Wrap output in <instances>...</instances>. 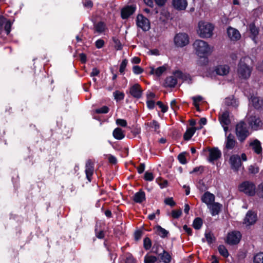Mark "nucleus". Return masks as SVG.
I'll use <instances>...</instances> for the list:
<instances>
[{
  "label": "nucleus",
  "mask_w": 263,
  "mask_h": 263,
  "mask_svg": "<svg viewBox=\"0 0 263 263\" xmlns=\"http://www.w3.org/2000/svg\"><path fill=\"white\" fill-rule=\"evenodd\" d=\"M156 230L158 234L162 238H165L167 237L168 234V232L167 230L162 228L160 226H157Z\"/></svg>",
  "instance_id": "34"
},
{
  "label": "nucleus",
  "mask_w": 263,
  "mask_h": 263,
  "mask_svg": "<svg viewBox=\"0 0 263 263\" xmlns=\"http://www.w3.org/2000/svg\"><path fill=\"white\" fill-rule=\"evenodd\" d=\"M108 159L109 162L112 164L116 163L117 161L116 158L111 155H109L108 156Z\"/></svg>",
  "instance_id": "63"
},
{
  "label": "nucleus",
  "mask_w": 263,
  "mask_h": 263,
  "mask_svg": "<svg viewBox=\"0 0 263 263\" xmlns=\"http://www.w3.org/2000/svg\"><path fill=\"white\" fill-rule=\"evenodd\" d=\"M203 224V221L202 219L200 217L196 218L193 222V227L196 230H199Z\"/></svg>",
  "instance_id": "35"
},
{
  "label": "nucleus",
  "mask_w": 263,
  "mask_h": 263,
  "mask_svg": "<svg viewBox=\"0 0 263 263\" xmlns=\"http://www.w3.org/2000/svg\"><path fill=\"white\" fill-rule=\"evenodd\" d=\"M256 193L258 197L263 198V182L258 186L257 190L256 191Z\"/></svg>",
  "instance_id": "49"
},
{
  "label": "nucleus",
  "mask_w": 263,
  "mask_h": 263,
  "mask_svg": "<svg viewBox=\"0 0 263 263\" xmlns=\"http://www.w3.org/2000/svg\"><path fill=\"white\" fill-rule=\"evenodd\" d=\"M164 203L167 205H170L171 206H173L175 205V202L173 200V198H166L164 200Z\"/></svg>",
  "instance_id": "55"
},
{
  "label": "nucleus",
  "mask_w": 263,
  "mask_h": 263,
  "mask_svg": "<svg viewBox=\"0 0 263 263\" xmlns=\"http://www.w3.org/2000/svg\"><path fill=\"white\" fill-rule=\"evenodd\" d=\"M181 214L182 211L181 209H179L173 210L172 212L171 215L173 218L177 219L181 216Z\"/></svg>",
  "instance_id": "44"
},
{
  "label": "nucleus",
  "mask_w": 263,
  "mask_h": 263,
  "mask_svg": "<svg viewBox=\"0 0 263 263\" xmlns=\"http://www.w3.org/2000/svg\"><path fill=\"white\" fill-rule=\"evenodd\" d=\"M249 145L256 154L258 155L262 154L261 143L257 139H254L251 141L250 142Z\"/></svg>",
  "instance_id": "19"
},
{
  "label": "nucleus",
  "mask_w": 263,
  "mask_h": 263,
  "mask_svg": "<svg viewBox=\"0 0 263 263\" xmlns=\"http://www.w3.org/2000/svg\"><path fill=\"white\" fill-rule=\"evenodd\" d=\"M249 171L251 174H255L259 172V168L255 165H250L249 167Z\"/></svg>",
  "instance_id": "50"
},
{
  "label": "nucleus",
  "mask_w": 263,
  "mask_h": 263,
  "mask_svg": "<svg viewBox=\"0 0 263 263\" xmlns=\"http://www.w3.org/2000/svg\"><path fill=\"white\" fill-rule=\"evenodd\" d=\"M192 100H193V104L197 108V109L199 110V102L202 101V97L200 96H197L192 97Z\"/></svg>",
  "instance_id": "40"
},
{
  "label": "nucleus",
  "mask_w": 263,
  "mask_h": 263,
  "mask_svg": "<svg viewBox=\"0 0 263 263\" xmlns=\"http://www.w3.org/2000/svg\"><path fill=\"white\" fill-rule=\"evenodd\" d=\"M241 238V234L237 231H232L228 234L227 243L230 245L238 243Z\"/></svg>",
  "instance_id": "10"
},
{
  "label": "nucleus",
  "mask_w": 263,
  "mask_h": 263,
  "mask_svg": "<svg viewBox=\"0 0 263 263\" xmlns=\"http://www.w3.org/2000/svg\"><path fill=\"white\" fill-rule=\"evenodd\" d=\"M219 120L222 126L228 125L230 124L231 121L229 118V112L225 111L219 115Z\"/></svg>",
  "instance_id": "22"
},
{
  "label": "nucleus",
  "mask_w": 263,
  "mask_h": 263,
  "mask_svg": "<svg viewBox=\"0 0 263 263\" xmlns=\"http://www.w3.org/2000/svg\"><path fill=\"white\" fill-rule=\"evenodd\" d=\"M193 48L196 54L200 58L203 59V64H206L208 63V56L213 51V47L209 44L201 40H196L193 44Z\"/></svg>",
  "instance_id": "1"
},
{
  "label": "nucleus",
  "mask_w": 263,
  "mask_h": 263,
  "mask_svg": "<svg viewBox=\"0 0 263 263\" xmlns=\"http://www.w3.org/2000/svg\"><path fill=\"white\" fill-rule=\"evenodd\" d=\"M11 24L10 21H6L5 23V30L7 34H9L11 31Z\"/></svg>",
  "instance_id": "54"
},
{
  "label": "nucleus",
  "mask_w": 263,
  "mask_h": 263,
  "mask_svg": "<svg viewBox=\"0 0 263 263\" xmlns=\"http://www.w3.org/2000/svg\"><path fill=\"white\" fill-rule=\"evenodd\" d=\"M227 33L232 41H237L240 39L241 35L239 31L232 27H229L227 29Z\"/></svg>",
  "instance_id": "18"
},
{
  "label": "nucleus",
  "mask_w": 263,
  "mask_h": 263,
  "mask_svg": "<svg viewBox=\"0 0 263 263\" xmlns=\"http://www.w3.org/2000/svg\"><path fill=\"white\" fill-rule=\"evenodd\" d=\"M158 260V258L152 255L146 254L144 256V263H155Z\"/></svg>",
  "instance_id": "36"
},
{
  "label": "nucleus",
  "mask_w": 263,
  "mask_h": 263,
  "mask_svg": "<svg viewBox=\"0 0 263 263\" xmlns=\"http://www.w3.org/2000/svg\"><path fill=\"white\" fill-rule=\"evenodd\" d=\"M127 63H128V61L126 59H124L122 61L121 64L120 66V69H119L120 72L121 73H124L125 69L126 68V67L127 66Z\"/></svg>",
  "instance_id": "48"
},
{
  "label": "nucleus",
  "mask_w": 263,
  "mask_h": 263,
  "mask_svg": "<svg viewBox=\"0 0 263 263\" xmlns=\"http://www.w3.org/2000/svg\"><path fill=\"white\" fill-rule=\"evenodd\" d=\"M115 43V48L117 50H121L122 49V45L118 40H114Z\"/></svg>",
  "instance_id": "61"
},
{
  "label": "nucleus",
  "mask_w": 263,
  "mask_h": 263,
  "mask_svg": "<svg viewBox=\"0 0 263 263\" xmlns=\"http://www.w3.org/2000/svg\"><path fill=\"white\" fill-rule=\"evenodd\" d=\"M143 247L146 250H149L150 248H151L152 241L148 237H146L144 239Z\"/></svg>",
  "instance_id": "41"
},
{
  "label": "nucleus",
  "mask_w": 263,
  "mask_h": 263,
  "mask_svg": "<svg viewBox=\"0 0 263 263\" xmlns=\"http://www.w3.org/2000/svg\"><path fill=\"white\" fill-rule=\"evenodd\" d=\"M130 95L136 98H140L142 95V90L140 86L138 84H135L130 87Z\"/></svg>",
  "instance_id": "20"
},
{
  "label": "nucleus",
  "mask_w": 263,
  "mask_h": 263,
  "mask_svg": "<svg viewBox=\"0 0 263 263\" xmlns=\"http://www.w3.org/2000/svg\"><path fill=\"white\" fill-rule=\"evenodd\" d=\"M174 43L176 46L182 47L189 43V38L187 34L180 33L177 34L174 37Z\"/></svg>",
  "instance_id": "7"
},
{
  "label": "nucleus",
  "mask_w": 263,
  "mask_h": 263,
  "mask_svg": "<svg viewBox=\"0 0 263 263\" xmlns=\"http://www.w3.org/2000/svg\"><path fill=\"white\" fill-rule=\"evenodd\" d=\"M201 200L208 206L214 202L215 196L213 194L207 192H205L202 196Z\"/></svg>",
  "instance_id": "21"
},
{
  "label": "nucleus",
  "mask_w": 263,
  "mask_h": 263,
  "mask_svg": "<svg viewBox=\"0 0 263 263\" xmlns=\"http://www.w3.org/2000/svg\"><path fill=\"white\" fill-rule=\"evenodd\" d=\"M183 230L189 235H192V230L191 228L187 227V225H184L183 227Z\"/></svg>",
  "instance_id": "60"
},
{
  "label": "nucleus",
  "mask_w": 263,
  "mask_h": 263,
  "mask_svg": "<svg viewBox=\"0 0 263 263\" xmlns=\"http://www.w3.org/2000/svg\"><path fill=\"white\" fill-rule=\"evenodd\" d=\"M145 169V165L143 163L140 164L138 167H137V171L138 172L139 174L142 173Z\"/></svg>",
  "instance_id": "64"
},
{
  "label": "nucleus",
  "mask_w": 263,
  "mask_h": 263,
  "mask_svg": "<svg viewBox=\"0 0 263 263\" xmlns=\"http://www.w3.org/2000/svg\"><path fill=\"white\" fill-rule=\"evenodd\" d=\"M218 250L220 255L224 257H228L229 256L228 251L224 246L220 245L218 248Z\"/></svg>",
  "instance_id": "39"
},
{
  "label": "nucleus",
  "mask_w": 263,
  "mask_h": 263,
  "mask_svg": "<svg viewBox=\"0 0 263 263\" xmlns=\"http://www.w3.org/2000/svg\"><path fill=\"white\" fill-rule=\"evenodd\" d=\"M214 29V26L212 24L201 21L198 24L197 33L201 38H210L213 34Z\"/></svg>",
  "instance_id": "2"
},
{
  "label": "nucleus",
  "mask_w": 263,
  "mask_h": 263,
  "mask_svg": "<svg viewBox=\"0 0 263 263\" xmlns=\"http://www.w3.org/2000/svg\"><path fill=\"white\" fill-rule=\"evenodd\" d=\"M253 263H263V252H259L253 257Z\"/></svg>",
  "instance_id": "38"
},
{
  "label": "nucleus",
  "mask_w": 263,
  "mask_h": 263,
  "mask_svg": "<svg viewBox=\"0 0 263 263\" xmlns=\"http://www.w3.org/2000/svg\"><path fill=\"white\" fill-rule=\"evenodd\" d=\"M236 140L234 136L230 134L227 137L226 140V147L228 149H233L236 144Z\"/></svg>",
  "instance_id": "23"
},
{
  "label": "nucleus",
  "mask_w": 263,
  "mask_h": 263,
  "mask_svg": "<svg viewBox=\"0 0 263 263\" xmlns=\"http://www.w3.org/2000/svg\"><path fill=\"white\" fill-rule=\"evenodd\" d=\"M225 104L228 106H232L234 107H237L238 106V101L233 96L226 98Z\"/></svg>",
  "instance_id": "32"
},
{
  "label": "nucleus",
  "mask_w": 263,
  "mask_h": 263,
  "mask_svg": "<svg viewBox=\"0 0 263 263\" xmlns=\"http://www.w3.org/2000/svg\"><path fill=\"white\" fill-rule=\"evenodd\" d=\"M108 111V107L106 106H104L100 108L96 109L95 112L97 114H106Z\"/></svg>",
  "instance_id": "45"
},
{
  "label": "nucleus",
  "mask_w": 263,
  "mask_h": 263,
  "mask_svg": "<svg viewBox=\"0 0 263 263\" xmlns=\"http://www.w3.org/2000/svg\"><path fill=\"white\" fill-rule=\"evenodd\" d=\"M146 104L147 107L149 109H153L155 106V100H146Z\"/></svg>",
  "instance_id": "58"
},
{
  "label": "nucleus",
  "mask_w": 263,
  "mask_h": 263,
  "mask_svg": "<svg viewBox=\"0 0 263 263\" xmlns=\"http://www.w3.org/2000/svg\"><path fill=\"white\" fill-rule=\"evenodd\" d=\"M112 135L114 138L119 140L123 139L125 137L124 131L119 127H117L114 130Z\"/></svg>",
  "instance_id": "28"
},
{
  "label": "nucleus",
  "mask_w": 263,
  "mask_h": 263,
  "mask_svg": "<svg viewBox=\"0 0 263 263\" xmlns=\"http://www.w3.org/2000/svg\"><path fill=\"white\" fill-rule=\"evenodd\" d=\"M196 129L195 127H191L188 128L184 134L183 138L185 140H190L194 135Z\"/></svg>",
  "instance_id": "33"
},
{
  "label": "nucleus",
  "mask_w": 263,
  "mask_h": 263,
  "mask_svg": "<svg viewBox=\"0 0 263 263\" xmlns=\"http://www.w3.org/2000/svg\"><path fill=\"white\" fill-rule=\"evenodd\" d=\"M239 190L249 196H253L256 193V186L250 181H246L242 182L238 187Z\"/></svg>",
  "instance_id": "6"
},
{
  "label": "nucleus",
  "mask_w": 263,
  "mask_h": 263,
  "mask_svg": "<svg viewBox=\"0 0 263 263\" xmlns=\"http://www.w3.org/2000/svg\"><path fill=\"white\" fill-rule=\"evenodd\" d=\"M84 6L86 7L91 8L93 6V3L89 0H83Z\"/></svg>",
  "instance_id": "59"
},
{
  "label": "nucleus",
  "mask_w": 263,
  "mask_h": 263,
  "mask_svg": "<svg viewBox=\"0 0 263 263\" xmlns=\"http://www.w3.org/2000/svg\"><path fill=\"white\" fill-rule=\"evenodd\" d=\"M235 133L238 140L241 142H243L250 134L247 124L243 121H240L236 125Z\"/></svg>",
  "instance_id": "4"
},
{
  "label": "nucleus",
  "mask_w": 263,
  "mask_h": 263,
  "mask_svg": "<svg viewBox=\"0 0 263 263\" xmlns=\"http://www.w3.org/2000/svg\"><path fill=\"white\" fill-rule=\"evenodd\" d=\"M136 10V6L134 5L128 6L121 10V17L123 19L128 18Z\"/></svg>",
  "instance_id": "16"
},
{
  "label": "nucleus",
  "mask_w": 263,
  "mask_h": 263,
  "mask_svg": "<svg viewBox=\"0 0 263 263\" xmlns=\"http://www.w3.org/2000/svg\"><path fill=\"white\" fill-rule=\"evenodd\" d=\"M157 104L161 109V111L163 112H165L167 111V107L164 105L161 101H158Z\"/></svg>",
  "instance_id": "57"
},
{
  "label": "nucleus",
  "mask_w": 263,
  "mask_h": 263,
  "mask_svg": "<svg viewBox=\"0 0 263 263\" xmlns=\"http://www.w3.org/2000/svg\"><path fill=\"white\" fill-rule=\"evenodd\" d=\"M126 263H135V260L131 255H128L126 258Z\"/></svg>",
  "instance_id": "62"
},
{
  "label": "nucleus",
  "mask_w": 263,
  "mask_h": 263,
  "mask_svg": "<svg viewBox=\"0 0 263 263\" xmlns=\"http://www.w3.org/2000/svg\"><path fill=\"white\" fill-rule=\"evenodd\" d=\"M172 6L178 11L184 10L187 6V2L186 0H173Z\"/></svg>",
  "instance_id": "15"
},
{
  "label": "nucleus",
  "mask_w": 263,
  "mask_h": 263,
  "mask_svg": "<svg viewBox=\"0 0 263 263\" xmlns=\"http://www.w3.org/2000/svg\"><path fill=\"white\" fill-rule=\"evenodd\" d=\"M247 58H242L240 59L237 69V74L241 80L248 79L251 74L252 68L246 63Z\"/></svg>",
  "instance_id": "3"
},
{
  "label": "nucleus",
  "mask_w": 263,
  "mask_h": 263,
  "mask_svg": "<svg viewBox=\"0 0 263 263\" xmlns=\"http://www.w3.org/2000/svg\"><path fill=\"white\" fill-rule=\"evenodd\" d=\"M186 153L183 152L181 154H180L178 156V159L180 163L182 164H185L187 163V161L186 159Z\"/></svg>",
  "instance_id": "42"
},
{
  "label": "nucleus",
  "mask_w": 263,
  "mask_h": 263,
  "mask_svg": "<svg viewBox=\"0 0 263 263\" xmlns=\"http://www.w3.org/2000/svg\"><path fill=\"white\" fill-rule=\"evenodd\" d=\"M187 76L183 74L180 71H176L174 73V76L168 77L165 80L164 86L167 87H174L177 83V79H181L185 80Z\"/></svg>",
  "instance_id": "5"
},
{
  "label": "nucleus",
  "mask_w": 263,
  "mask_h": 263,
  "mask_svg": "<svg viewBox=\"0 0 263 263\" xmlns=\"http://www.w3.org/2000/svg\"><path fill=\"white\" fill-rule=\"evenodd\" d=\"M95 45L97 48L100 49L103 47L104 42L103 40L99 39L96 41Z\"/></svg>",
  "instance_id": "56"
},
{
  "label": "nucleus",
  "mask_w": 263,
  "mask_h": 263,
  "mask_svg": "<svg viewBox=\"0 0 263 263\" xmlns=\"http://www.w3.org/2000/svg\"><path fill=\"white\" fill-rule=\"evenodd\" d=\"M162 248L161 246L158 243H155L152 247V252L158 255L159 254V249Z\"/></svg>",
  "instance_id": "47"
},
{
  "label": "nucleus",
  "mask_w": 263,
  "mask_h": 263,
  "mask_svg": "<svg viewBox=\"0 0 263 263\" xmlns=\"http://www.w3.org/2000/svg\"><path fill=\"white\" fill-rule=\"evenodd\" d=\"M148 125L154 131L157 133L159 132V129L160 128V125L157 121L153 120V121L148 123Z\"/></svg>",
  "instance_id": "37"
},
{
  "label": "nucleus",
  "mask_w": 263,
  "mask_h": 263,
  "mask_svg": "<svg viewBox=\"0 0 263 263\" xmlns=\"http://www.w3.org/2000/svg\"><path fill=\"white\" fill-rule=\"evenodd\" d=\"M145 200V193L142 191L137 192L134 196V200L136 203H141Z\"/></svg>",
  "instance_id": "27"
},
{
  "label": "nucleus",
  "mask_w": 263,
  "mask_h": 263,
  "mask_svg": "<svg viewBox=\"0 0 263 263\" xmlns=\"http://www.w3.org/2000/svg\"><path fill=\"white\" fill-rule=\"evenodd\" d=\"M229 163L231 168L235 172L238 171L241 166L240 158L238 155H232L229 159Z\"/></svg>",
  "instance_id": "12"
},
{
  "label": "nucleus",
  "mask_w": 263,
  "mask_h": 263,
  "mask_svg": "<svg viewBox=\"0 0 263 263\" xmlns=\"http://www.w3.org/2000/svg\"><path fill=\"white\" fill-rule=\"evenodd\" d=\"M221 206L222 205L220 203L213 202L210 204V205L208 206V208L210 210L212 215L215 216L219 213Z\"/></svg>",
  "instance_id": "25"
},
{
  "label": "nucleus",
  "mask_w": 263,
  "mask_h": 263,
  "mask_svg": "<svg viewBox=\"0 0 263 263\" xmlns=\"http://www.w3.org/2000/svg\"><path fill=\"white\" fill-rule=\"evenodd\" d=\"M250 102L253 106L257 109L259 108L263 105V101L257 97H251Z\"/></svg>",
  "instance_id": "30"
},
{
  "label": "nucleus",
  "mask_w": 263,
  "mask_h": 263,
  "mask_svg": "<svg viewBox=\"0 0 263 263\" xmlns=\"http://www.w3.org/2000/svg\"><path fill=\"white\" fill-rule=\"evenodd\" d=\"M257 219V213L252 211H249L243 219V224L247 227L253 225L256 223Z\"/></svg>",
  "instance_id": "11"
},
{
  "label": "nucleus",
  "mask_w": 263,
  "mask_h": 263,
  "mask_svg": "<svg viewBox=\"0 0 263 263\" xmlns=\"http://www.w3.org/2000/svg\"><path fill=\"white\" fill-rule=\"evenodd\" d=\"M249 30L251 34L252 39L255 41V38L258 34L259 29L257 28L254 23L250 24L249 26Z\"/></svg>",
  "instance_id": "29"
},
{
  "label": "nucleus",
  "mask_w": 263,
  "mask_h": 263,
  "mask_svg": "<svg viewBox=\"0 0 263 263\" xmlns=\"http://www.w3.org/2000/svg\"><path fill=\"white\" fill-rule=\"evenodd\" d=\"M116 124L122 127H126L127 126V122L124 119H118L116 120Z\"/></svg>",
  "instance_id": "52"
},
{
  "label": "nucleus",
  "mask_w": 263,
  "mask_h": 263,
  "mask_svg": "<svg viewBox=\"0 0 263 263\" xmlns=\"http://www.w3.org/2000/svg\"><path fill=\"white\" fill-rule=\"evenodd\" d=\"M149 73L151 74L155 75L157 77H160L167 69V66L164 65L157 68H155L154 66L149 67Z\"/></svg>",
  "instance_id": "17"
},
{
  "label": "nucleus",
  "mask_w": 263,
  "mask_h": 263,
  "mask_svg": "<svg viewBox=\"0 0 263 263\" xmlns=\"http://www.w3.org/2000/svg\"><path fill=\"white\" fill-rule=\"evenodd\" d=\"M94 172V164L91 160H88L85 164V174L87 180L90 182Z\"/></svg>",
  "instance_id": "14"
},
{
  "label": "nucleus",
  "mask_w": 263,
  "mask_h": 263,
  "mask_svg": "<svg viewBox=\"0 0 263 263\" xmlns=\"http://www.w3.org/2000/svg\"><path fill=\"white\" fill-rule=\"evenodd\" d=\"M208 151L209 156L207 160L210 163H214L215 161H217L221 157V152L218 147L208 148Z\"/></svg>",
  "instance_id": "9"
},
{
  "label": "nucleus",
  "mask_w": 263,
  "mask_h": 263,
  "mask_svg": "<svg viewBox=\"0 0 263 263\" xmlns=\"http://www.w3.org/2000/svg\"><path fill=\"white\" fill-rule=\"evenodd\" d=\"M216 73L220 76L227 75L230 71V67L228 65H219L216 67L215 69Z\"/></svg>",
  "instance_id": "24"
},
{
  "label": "nucleus",
  "mask_w": 263,
  "mask_h": 263,
  "mask_svg": "<svg viewBox=\"0 0 263 263\" xmlns=\"http://www.w3.org/2000/svg\"><path fill=\"white\" fill-rule=\"evenodd\" d=\"M154 176L152 173L146 172L144 174V179L146 181H151L154 179Z\"/></svg>",
  "instance_id": "51"
},
{
  "label": "nucleus",
  "mask_w": 263,
  "mask_h": 263,
  "mask_svg": "<svg viewBox=\"0 0 263 263\" xmlns=\"http://www.w3.org/2000/svg\"><path fill=\"white\" fill-rule=\"evenodd\" d=\"M94 28H95V31L97 32L101 33L103 32L104 31H105V30L106 29V24H105V23L101 21V22H99L96 23L94 25Z\"/></svg>",
  "instance_id": "31"
},
{
  "label": "nucleus",
  "mask_w": 263,
  "mask_h": 263,
  "mask_svg": "<svg viewBox=\"0 0 263 263\" xmlns=\"http://www.w3.org/2000/svg\"><path fill=\"white\" fill-rule=\"evenodd\" d=\"M205 237L209 243H212L215 240L213 235L211 233H206L205 234Z\"/></svg>",
  "instance_id": "46"
},
{
  "label": "nucleus",
  "mask_w": 263,
  "mask_h": 263,
  "mask_svg": "<svg viewBox=\"0 0 263 263\" xmlns=\"http://www.w3.org/2000/svg\"><path fill=\"white\" fill-rule=\"evenodd\" d=\"M133 70L134 73L139 74L143 72V69L139 66H134L133 68Z\"/></svg>",
  "instance_id": "53"
},
{
  "label": "nucleus",
  "mask_w": 263,
  "mask_h": 263,
  "mask_svg": "<svg viewBox=\"0 0 263 263\" xmlns=\"http://www.w3.org/2000/svg\"><path fill=\"white\" fill-rule=\"evenodd\" d=\"M158 255L163 263H170L171 261V255L164 250H163L162 253H159Z\"/></svg>",
  "instance_id": "26"
},
{
  "label": "nucleus",
  "mask_w": 263,
  "mask_h": 263,
  "mask_svg": "<svg viewBox=\"0 0 263 263\" xmlns=\"http://www.w3.org/2000/svg\"><path fill=\"white\" fill-rule=\"evenodd\" d=\"M114 96L117 101H118L123 100L124 98V93L119 91H116L114 92Z\"/></svg>",
  "instance_id": "43"
},
{
  "label": "nucleus",
  "mask_w": 263,
  "mask_h": 263,
  "mask_svg": "<svg viewBox=\"0 0 263 263\" xmlns=\"http://www.w3.org/2000/svg\"><path fill=\"white\" fill-rule=\"evenodd\" d=\"M248 122L251 128L257 130L261 126V122L258 117L256 116H251L248 118Z\"/></svg>",
  "instance_id": "13"
},
{
  "label": "nucleus",
  "mask_w": 263,
  "mask_h": 263,
  "mask_svg": "<svg viewBox=\"0 0 263 263\" xmlns=\"http://www.w3.org/2000/svg\"><path fill=\"white\" fill-rule=\"evenodd\" d=\"M136 24L137 26L144 31L149 30L151 28L149 21L142 14H138L137 15Z\"/></svg>",
  "instance_id": "8"
}]
</instances>
